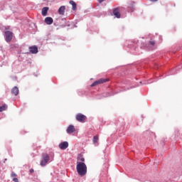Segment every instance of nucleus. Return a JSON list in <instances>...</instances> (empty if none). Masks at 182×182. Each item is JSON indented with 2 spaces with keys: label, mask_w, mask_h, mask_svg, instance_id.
<instances>
[{
  "label": "nucleus",
  "mask_w": 182,
  "mask_h": 182,
  "mask_svg": "<svg viewBox=\"0 0 182 182\" xmlns=\"http://www.w3.org/2000/svg\"><path fill=\"white\" fill-rule=\"evenodd\" d=\"M77 173L78 176L83 177V176H86L87 173V166L85 163H78L76 166Z\"/></svg>",
  "instance_id": "1"
},
{
  "label": "nucleus",
  "mask_w": 182,
  "mask_h": 182,
  "mask_svg": "<svg viewBox=\"0 0 182 182\" xmlns=\"http://www.w3.org/2000/svg\"><path fill=\"white\" fill-rule=\"evenodd\" d=\"M110 80L109 78H100L96 81H95L92 85L91 87H95V86H97L99 85H102L103 83H106L109 82Z\"/></svg>",
  "instance_id": "2"
},
{
  "label": "nucleus",
  "mask_w": 182,
  "mask_h": 182,
  "mask_svg": "<svg viewBox=\"0 0 182 182\" xmlns=\"http://www.w3.org/2000/svg\"><path fill=\"white\" fill-rule=\"evenodd\" d=\"M48 161H49V155H48V154H43L42 156V160L40 163L41 166H42V167L46 166V164H48Z\"/></svg>",
  "instance_id": "3"
},
{
  "label": "nucleus",
  "mask_w": 182,
  "mask_h": 182,
  "mask_svg": "<svg viewBox=\"0 0 182 182\" xmlns=\"http://www.w3.org/2000/svg\"><path fill=\"white\" fill-rule=\"evenodd\" d=\"M75 119L77 122H80V123H85L87 117L85 114H77L75 117Z\"/></svg>",
  "instance_id": "4"
},
{
  "label": "nucleus",
  "mask_w": 182,
  "mask_h": 182,
  "mask_svg": "<svg viewBox=\"0 0 182 182\" xmlns=\"http://www.w3.org/2000/svg\"><path fill=\"white\" fill-rule=\"evenodd\" d=\"M5 36L6 42H11V41H12L14 33L11 31H5Z\"/></svg>",
  "instance_id": "5"
},
{
  "label": "nucleus",
  "mask_w": 182,
  "mask_h": 182,
  "mask_svg": "<svg viewBox=\"0 0 182 182\" xmlns=\"http://www.w3.org/2000/svg\"><path fill=\"white\" fill-rule=\"evenodd\" d=\"M59 149H60L61 150H66V149H68L69 147V143L68 141H63L61 142L59 145H58Z\"/></svg>",
  "instance_id": "6"
},
{
  "label": "nucleus",
  "mask_w": 182,
  "mask_h": 182,
  "mask_svg": "<svg viewBox=\"0 0 182 182\" xmlns=\"http://www.w3.org/2000/svg\"><path fill=\"white\" fill-rule=\"evenodd\" d=\"M113 15L115 16V18H120L121 14H120V10L119 9V8H115L113 9Z\"/></svg>",
  "instance_id": "7"
},
{
  "label": "nucleus",
  "mask_w": 182,
  "mask_h": 182,
  "mask_svg": "<svg viewBox=\"0 0 182 182\" xmlns=\"http://www.w3.org/2000/svg\"><path fill=\"white\" fill-rule=\"evenodd\" d=\"M44 22L47 25H52L53 23V18H52V17H46Z\"/></svg>",
  "instance_id": "8"
},
{
  "label": "nucleus",
  "mask_w": 182,
  "mask_h": 182,
  "mask_svg": "<svg viewBox=\"0 0 182 182\" xmlns=\"http://www.w3.org/2000/svg\"><path fill=\"white\" fill-rule=\"evenodd\" d=\"M11 93L14 96H18V95H19V88H18V87L15 86L14 87H13L11 89Z\"/></svg>",
  "instance_id": "9"
},
{
  "label": "nucleus",
  "mask_w": 182,
  "mask_h": 182,
  "mask_svg": "<svg viewBox=\"0 0 182 182\" xmlns=\"http://www.w3.org/2000/svg\"><path fill=\"white\" fill-rule=\"evenodd\" d=\"M79 163H85V158L82 154H79L77 157V164H79Z\"/></svg>",
  "instance_id": "10"
},
{
  "label": "nucleus",
  "mask_w": 182,
  "mask_h": 182,
  "mask_svg": "<svg viewBox=\"0 0 182 182\" xmlns=\"http://www.w3.org/2000/svg\"><path fill=\"white\" fill-rule=\"evenodd\" d=\"M29 51L31 53H38V47L36 46L29 47Z\"/></svg>",
  "instance_id": "11"
},
{
  "label": "nucleus",
  "mask_w": 182,
  "mask_h": 182,
  "mask_svg": "<svg viewBox=\"0 0 182 182\" xmlns=\"http://www.w3.org/2000/svg\"><path fill=\"white\" fill-rule=\"evenodd\" d=\"M75 126L73 125H70L68 129H67V133H68L69 134L74 133L75 132Z\"/></svg>",
  "instance_id": "12"
},
{
  "label": "nucleus",
  "mask_w": 182,
  "mask_h": 182,
  "mask_svg": "<svg viewBox=\"0 0 182 182\" xmlns=\"http://www.w3.org/2000/svg\"><path fill=\"white\" fill-rule=\"evenodd\" d=\"M65 6H61L58 9V14L59 15H65Z\"/></svg>",
  "instance_id": "13"
},
{
  "label": "nucleus",
  "mask_w": 182,
  "mask_h": 182,
  "mask_svg": "<svg viewBox=\"0 0 182 182\" xmlns=\"http://www.w3.org/2000/svg\"><path fill=\"white\" fill-rule=\"evenodd\" d=\"M49 11V7H44L42 9V15L43 16H46L48 15V11Z\"/></svg>",
  "instance_id": "14"
},
{
  "label": "nucleus",
  "mask_w": 182,
  "mask_h": 182,
  "mask_svg": "<svg viewBox=\"0 0 182 182\" xmlns=\"http://www.w3.org/2000/svg\"><path fill=\"white\" fill-rule=\"evenodd\" d=\"M97 141H99V135H95V136H94V137H93L92 143H93L94 144H96V143H97Z\"/></svg>",
  "instance_id": "15"
},
{
  "label": "nucleus",
  "mask_w": 182,
  "mask_h": 182,
  "mask_svg": "<svg viewBox=\"0 0 182 182\" xmlns=\"http://www.w3.org/2000/svg\"><path fill=\"white\" fill-rule=\"evenodd\" d=\"M70 4L73 6V10L75 11L76 9V3L73 1H70Z\"/></svg>",
  "instance_id": "16"
},
{
  "label": "nucleus",
  "mask_w": 182,
  "mask_h": 182,
  "mask_svg": "<svg viewBox=\"0 0 182 182\" xmlns=\"http://www.w3.org/2000/svg\"><path fill=\"white\" fill-rule=\"evenodd\" d=\"M8 109V105H4L3 106L0 107V112H4Z\"/></svg>",
  "instance_id": "17"
},
{
  "label": "nucleus",
  "mask_w": 182,
  "mask_h": 182,
  "mask_svg": "<svg viewBox=\"0 0 182 182\" xmlns=\"http://www.w3.org/2000/svg\"><path fill=\"white\" fill-rule=\"evenodd\" d=\"M150 45H151L152 46H154V45H156V42L154 41H149Z\"/></svg>",
  "instance_id": "18"
},
{
  "label": "nucleus",
  "mask_w": 182,
  "mask_h": 182,
  "mask_svg": "<svg viewBox=\"0 0 182 182\" xmlns=\"http://www.w3.org/2000/svg\"><path fill=\"white\" fill-rule=\"evenodd\" d=\"M16 173H15L14 172L11 173V177H16Z\"/></svg>",
  "instance_id": "19"
},
{
  "label": "nucleus",
  "mask_w": 182,
  "mask_h": 182,
  "mask_svg": "<svg viewBox=\"0 0 182 182\" xmlns=\"http://www.w3.org/2000/svg\"><path fill=\"white\" fill-rule=\"evenodd\" d=\"M13 181L14 182H19L18 179L17 178H14Z\"/></svg>",
  "instance_id": "20"
},
{
  "label": "nucleus",
  "mask_w": 182,
  "mask_h": 182,
  "mask_svg": "<svg viewBox=\"0 0 182 182\" xmlns=\"http://www.w3.org/2000/svg\"><path fill=\"white\" fill-rule=\"evenodd\" d=\"M33 171H35L33 170V168H31V169H30V171H29V172L31 173H33Z\"/></svg>",
  "instance_id": "21"
},
{
  "label": "nucleus",
  "mask_w": 182,
  "mask_h": 182,
  "mask_svg": "<svg viewBox=\"0 0 182 182\" xmlns=\"http://www.w3.org/2000/svg\"><path fill=\"white\" fill-rule=\"evenodd\" d=\"M103 1H105V0H98V2H100V4H102V2H103Z\"/></svg>",
  "instance_id": "22"
}]
</instances>
